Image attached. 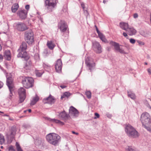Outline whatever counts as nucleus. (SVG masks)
<instances>
[{"instance_id":"obj_41","label":"nucleus","mask_w":151,"mask_h":151,"mask_svg":"<svg viewBox=\"0 0 151 151\" xmlns=\"http://www.w3.org/2000/svg\"><path fill=\"white\" fill-rule=\"evenodd\" d=\"M121 53L125 54L126 52L122 48H119V49L118 51Z\"/></svg>"},{"instance_id":"obj_50","label":"nucleus","mask_w":151,"mask_h":151,"mask_svg":"<svg viewBox=\"0 0 151 151\" xmlns=\"http://www.w3.org/2000/svg\"><path fill=\"white\" fill-rule=\"evenodd\" d=\"M3 83L0 81V89L3 86Z\"/></svg>"},{"instance_id":"obj_52","label":"nucleus","mask_w":151,"mask_h":151,"mask_svg":"<svg viewBox=\"0 0 151 151\" xmlns=\"http://www.w3.org/2000/svg\"><path fill=\"white\" fill-rule=\"evenodd\" d=\"M3 58V56L2 55L0 54V62L2 61Z\"/></svg>"},{"instance_id":"obj_24","label":"nucleus","mask_w":151,"mask_h":151,"mask_svg":"<svg viewBox=\"0 0 151 151\" xmlns=\"http://www.w3.org/2000/svg\"><path fill=\"white\" fill-rule=\"evenodd\" d=\"M109 44L111 45L114 46L115 49L116 50L118 51L120 47L119 46V45L118 43L110 41L109 42Z\"/></svg>"},{"instance_id":"obj_9","label":"nucleus","mask_w":151,"mask_h":151,"mask_svg":"<svg viewBox=\"0 0 151 151\" xmlns=\"http://www.w3.org/2000/svg\"><path fill=\"white\" fill-rule=\"evenodd\" d=\"M58 28L62 33H64L68 28L67 24L64 21H61L59 22L58 25Z\"/></svg>"},{"instance_id":"obj_51","label":"nucleus","mask_w":151,"mask_h":151,"mask_svg":"<svg viewBox=\"0 0 151 151\" xmlns=\"http://www.w3.org/2000/svg\"><path fill=\"white\" fill-rule=\"evenodd\" d=\"M23 126L25 128H28L29 127V126L27 124H24Z\"/></svg>"},{"instance_id":"obj_11","label":"nucleus","mask_w":151,"mask_h":151,"mask_svg":"<svg viewBox=\"0 0 151 151\" xmlns=\"http://www.w3.org/2000/svg\"><path fill=\"white\" fill-rule=\"evenodd\" d=\"M59 117L60 119L65 121L70 120V118L69 114L66 113L65 111L59 113Z\"/></svg>"},{"instance_id":"obj_14","label":"nucleus","mask_w":151,"mask_h":151,"mask_svg":"<svg viewBox=\"0 0 151 151\" xmlns=\"http://www.w3.org/2000/svg\"><path fill=\"white\" fill-rule=\"evenodd\" d=\"M62 63L60 59H58L55 64V69L57 72H61L62 68Z\"/></svg>"},{"instance_id":"obj_61","label":"nucleus","mask_w":151,"mask_h":151,"mask_svg":"<svg viewBox=\"0 0 151 151\" xmlns=\"http://www.w3.org/2000/svg\"><path fill=\"white\" fill-rule=\"evenodd\" d=\"M144 64H145V65H147V63H146V62H145V63H144Z\"/></svg>"},{"instance_id":"obj_40","label":"nucleus","mask_w":151,"mask_h":151,"mask_svg":"<svg viewBox=\"0 0 151 151\" xmlns=\"http://www.w3.org/2000/svg\"><path fill=\"white\" fill-rule=\"evenodd\" d=\"M12 88H11L10 89H9V91H10V93L9 94V98L10 99H11L12 98V97L13 95V94L12 93Z\"/></svg>"},{"instance_id":"obj_43","label":"nucleus","mask_w":151,"mask_h":151,"mask_svg":"<svg viewBox=\"0 0 151 151\" xmlns=\"http://www.w3.org/2000/svg\"><path fill=\"white\" fill-rule=\"evenodd\" d=\"M137 42L140 45H145V43L144 42H142L140 41H138Z\"/></svg>"},{"instance_id":"obj_8","label":"nucleus","mask_w":151,"mask_h":151,"mask_svg":"<svg viewBox=\"0 0 151 151\" xmlns=\"http://www.w3.org/2000/svg\"><path fill=\"white\" fill-rule=\"evenodd\" d=\"M85 63L87 67L91 71V70L93 69L95 66V63L93 62V59L87 58L86 59Z\"/></svg>"},{"instance_id":"obj_62","label":"nucleus","mask_w":151,"mask_h":151,"mask_svg":"<svg viewBox=\"0 0 151 151\" xmlns=\"http://www.w3.org/2000/svg\"><path fill=\"white\" fill-rule=\"evenodd\" d=\"M1 45H0V50H1Z\"/></svg>"},{"instance_id":"obj_33","label":"nucleus","mask_w":151,"mask_h":151,"mask_svg":"<svg viewBox=\"0 0 151 151\" xmlns=\"http://www.w3.org/2000/svg\"><path fill=\"white\" fill-rule=\"evenodd\" d=\"M43 71L40 70H36L35 71L36 74L37 76L38 77H40L43 74Z\"/></svg>"},{"instance_id":"obj_18","label":"nucleus","mask_w":151,"mask_h":151,"mask_svg":"<svg viewBox=\"0 0 151 151\" xmlns=\"http://www.w3.org/2000/svg\"><path fill=\"white\" fill-rule=\"evenodd\" d=\"M27 11L24 10H22L19 11L18 13L20 18L22 19H24L27 17Z\"/></svg>"},{"instance_id":"obj_15","label":"nucleus","mask_w":151,"mask_h":151,"mask_svg":"<svg viewBox=\"0 0 151 151\" xmlns=\"http://www.w3.org/2000/svg\"><path fill=\"white\" fill-rule=\"evenodd\" d=\"M78 111L73 106H70L69 109V114L71 116H77L79 114Z\"/></svg>"},{"instance_id":"obj_23","label":"nucleus","mask_w":151,"mask_h":151,"mask_svg":"<svg viewBox=\"0 0 151 151\" xmlns=\"http://www.w3.org/2000/svg\"><path fill=\"white\" fill-rule=\"evenodd\" d=\"M4 56L5 58L8 60H9L11 58V53L9 50H8L5 51L4 54Z\"/></svg>"},{"instance_id":"obj_47","label":"nucleus","mask_w":151,"mask_h":151,"mask_svg":"<svg viewBox=\"0 0 151 151\" xmlns=\"http://www.w3.org/2000/svg\"><path fill=\"white\" fill-rule=\"evenodd\" d=\"M138 16V14L137 13H135L133 15V17L135 19L137 18Z\"/></svg>"},{"instance_id":"obj_34","label":"nucleus","mask_w":151,"mask_h":151,"mask_svg":"<svg viewBox=\"0 0 151 151\" xmlns=\"http://www.w3.org/2000/svg\"><path fill=\"white\" fill-rule=\"evenodd\" d=\"M4 142V136L0 134V144L2 145Z\"/></svg>"},{"instance_id":"obj_6","label":"nucleus","mask_w":151,"mask_h":151,"mask_svg":"<svg viewBox=\"0 0 151 151\" xmlns=\"http://www.w3.org/2000/svg\"><path fill=\"white\" fill-rule=\"evenodd\" d=\"M25 39L29 44H32L34 41L33 34L32 30L27 31L25 34Z\"/></svg>"},{"instance_id":"obj_5","label":"nucleus","mask_w":151,"mask_h":151,"mask_svg":"<svg viewBox=\"0 0 151 151\" xmlns=\"http://www.w3.org/2000/svg\"><path fill=\"white\" fill-rule=\"evenodd\" d=\"M45 6L49 12H52L56 6V0H45Z\"/></svg>"},{"instance_id":"obj_58","label":"nucleus","mask_w":151,"mask_h":151,"mask_svg":"<svg viewBox=\"0 0 151 151\" xmlns=\"http://www.w3.org/2000/svg\"><path fill=\"white\" fill-rule=\"evenodd\" d=\"M2 116H9V115H8L6 114L4 115H2Z\"/></svg>"},{"instance_id":"obj_60","label":"nucleus","mask_w":151,"mask_h":151,"mask_svg":"<svg viewBox=\"0 0 151 151\" xmlns=\"http://www.w3.org/2000/svg\"><path fill=\"white\" fill-rule=\"evenodd\" d=\"M106 2V1L105 0H104L103 1V3H104V4H105Z\"/></svg>"},{"instance_id":"obj_32","label":"nucleus","mask_w":151,"mask_h":151,"mask_svg":"<svg viewBox=\"0 0 151 151\" xmlns=\"http://www.w3.org/2000/svg\"><path fill=\"white\" fill-rule=\"evenodd\" d=\"M128 95L129 97H130L133 99H134L135 98V95L134 93L128 92Z\"/></svg>"},{"instance_id":"obj_48","label":"nucleus","mask_w":151,"mask_h":151,"mask_svg":"<svg viewBox=\"0 0 151 151\" xmlns=\"http://www.w3.org/2000/svg\"><path fill=\"white\" fill-rule=\"evenodd\" d=\"M95 115L97 117H94V118L95 119H96L97 118H98L99 117V114L96 113H95Z\"/></svg>"},{"instance_id":"obj_2","label":"nucleus","mask_w":151,"mask_h":151,"mask_svg":"<svg viewBox=\"0 0 151 151\" xmlns=\"http://www.w3.org/2000/svg\"><path fill=\"white\" fill-rule=\"evenodd\" d=\"M149 114L147 112H144L142 114L141 116V120L143 127L147 130V128L150 127H147L145 124L148 125L151 128V119L150 118ZM150 129H151V128Z\"/></svg>"},{"instance_id":"obj_36","label":"nucleus","mask_w":151,"mask_h":151,"mask_svg":"<svg viewBox=\"0 0 151 151\" xmlns=\"http://www.w3.org/2000/svg\"><path fill=\"white\" fill-rule=\"evenodd\" d=\"M34 58L36 61H39L40 60V56L38 53H36L34 55Z\"/></svg>"},{"instance_id":"obj_64","label":"nucleus","mask_w":151,"mask_h":151,"mask_svg":"<svg viewBox=\"0 0 151 151\" xmlns=\"http://www.w3.org/2000/svg\"><path fill=\"white\" fill-rule=\"evenodd\" d=\"M27 110H25L24 111V112H26L27 111Z\"/></svg>"},{"instance_id":"obj_63","label":"nucleus","mask_w":151,"mask_h":151,"mask_svg":"<svg viewBox=\"0 0 151 151\" xmlns=\"http://www.w3.org/2000/svg\"><path fill=\"white\" fill-rule=\"evenodd\" d=\"M1 149H2V148H3V146H1Z\"/></svg>"},{"instance_id":"obj_56","label":"nucleus","mask_w":151,"mask_h":151,"mask_svg":"<svg viewBox=\"0 0 151 151\" xmlns=\"http://www.w3.org/2000/svg\"><path fill=\"white\" fill-rule=\"evenodd\" d=\"M147 131H149L151 133V129H150V128H147Z\"/></svg>"},{"instance_id":"obj_30","label":"nucleus","mask_w":151,"mask_h":151,"mask_svg":"<svg viewBox=\"0 0 151 151\" xmlns=\"http://www.w3.org/2000/svg\"><path fill=\"white\" fill-rule=\"evenodd\" d=\"M50 120L56 123H58L61 125H63L64 124V123L63 122L60 121L59 120L55 119H52Z\"/></svg>"},{"instance_id":"obj_21","label":"nucleus","mask_w":151,"mask_h":151,"mask_svg":"<svg viewBox=\"0 0 151 151\" xmlns=\"http://www.w3.org/2000/svg\"><path fill=\"white\" fill-rule=\"evenodd\" d=\"M47 45L48 48L51 50H52L55 46L54 43L51 41H48L47 43Z\"/></svg>"},{"instance_id":"obj_4","label":"nucleus","mask_w":151,"mask_h":151,"mask_svg":"<svg viewBox=\"0 0 151 151\" xmlns=\"http://www.w3.org/2000/svg\"><path fill=\"white\" fill-rule=\"evenodd\" d=\"M22 83L24 87L29 88L33 86L34 80L32 77H24L22 80Z\"/></svg>"},{"instance_id":"obj_26","label":"nucleus","mask_w":151,"mask_h":151,"mask_svg":"<svg viewBox=\"0 0 151 151\" xmlns=\"http://www.w3.org/2000/svg\"><path fill=\"white\" fill-rule=\"evenodd\" d=\"M39 98L37 96H36L35 97L33 98L32 100H31L30 104L31 105H35L36 102L39 100Z\"/></svg>"},{"instance_id":"obj_42","label":"nucleus","mask_w":151,"mask_h":151,"mask_svg":"<svg viewBox=\"0 0 151 151\" xmlns=\"http://www.w3.org/2000/svg\"><path fill=\"white\" fill-rule=\"evenodd\" d=\"M130 42L132 44H134L135 42V40L134 39L131 38L129 40Z\"/></svg>"},{"instance_id":"obj_49","label":"nucleus","mask_w":151,"mask_h":151,"mask_svg":"<svg viewBox=\"0 0 151 151\" xmlns=\"http://www.w3.org/2000/svg\"><path fill=\"white\" fill-rule=\"evenodd\" d=\"M13 147L12 146H10L9 148V151L11 150H13Z\"/></svg>"},{"instance_id":"obj_53","label":"nucleus","mask_w":151,"mask_h":151,"mask_svg":"<svg viewBox=\"0 0 151 151\" xmlns=\"http://www.w3.org/2000/svg\"><path fill=\"white\" fill-rule=\"evenodd\" d=\"M81 6L83 9L85 8L84 4L83 3H81Z\"/></svg>"},{"instance_id":"obj_22","label":"nucleus","mask_w":151,"mask_h":151,"mask_svg":"<svg viewBox=\"0 0 151 151\" xmlns=\"http://www.w3.org/2000/svg\"><path fill=\"white\" fill-rule=\"evenodd\" d=\"M119 24L120 27L123 29L125 30L126 31L129 27L128 24L127 23L120 22Z\"/></svg>"},{"instance_id":"obj_38","label":"nucleus","mask_w":151,"mask_h":151,"mask_svg":"<svg viewBox=\"0 0 151 151\" xmlns=\"http://www.w3.org/2000/svg\"><path fill=\"white\" fill-rule=\"evenodd\" d=\"M23 68L27 70L30 69L31 67L27 64L26 63L25 64Z\"/></svg>"},{"instance_id":"obj_27","label":"nucleus","mask_w":151,"mask_h":151,"mask_svg":"<svg viewBox=\"0 0 151 151\" xmlns=\"http://www.w3.org/2000/svg\"><path fill=\"white\" fill-rule=\"evenodd\" d=\"M19 7L18 5L17 4H14L12 7V11L13 12H15L17 10Z\"/></svg>"},{"instance_id":"obj_12","label":"nucleus","mask_w":151,"mask_h":151,"mask_svg":"<svg viewBox=\"0 0 151 151\" xmlns=\"http://www.w3.org/2000/svg\"><path fill=\"white\" fill-rule=\"evenodd\" d=\"M92 43L94 50L97 53H101L102 52V49L99 43L96 41L93 42Z\"/></svg>"},{"instance_id":"obj_44","label":"nucleus","mask_w":151,"mask_h":151,"mask_svg":"<svg viewBox=\"0 0 151 151\" xmlns=\"http://www.w3.org/2000/svg\"><path fill=\"white\" fill-rule=\"evenodd\" d=\"M30 6L29 5H27L25 6V8L27 10V11H28L29 9Z\"/></svg>"},{"instance_id":"obj_55","label":"nucleus","mask_w":151,"mask_h":151,"mask_svg":"<svg viewBox=\"0 0 151 151\" xmlns=\"http://www.w3.org/2000/svg\"><path fill=\"white\" fill-rule=\"evenodd\" d=\"M60 87L62 88H65L66 86L64 85H61L60 86Z\"/></svg>"},{"instance_id":"obj_57","label":"nucleus","mask_w":151,"mask_h":151,"mask_svg":"<svg viewBox=\"0 0 151 151\" xmlns=\"http://www.w3.org/2000/svg\"><path fill=\"white\" fill-rule=\"evenodd\" d=\"M72 132L73 134H76V135H78V133H76L74 131H73Z\"/></svg>"},{"instance_id":"obj_19","label":"nucleus","mask_w":151,"mask_h":151,"mask_svg":"<svg viewBox=\"0 0 151 151\" xmlns=\"http://www.w3.org/2000/svg\"><path fill=\"white\" fill-rule=\"evenodd\" d=\"M126 31L129 35H132L135 34L136 33V30L133 27H128Z\"/></svg>"},{"instance_id":"obj_25","label":"nucleus","mask_w":151,"mask_h":151,"mask_svg":"<svg viewBox=\"0 0 151 151\" xmlns=\"http://www.w3.org/2000/svg\"><path fill=\"white\" fill-rule=\"evenodd\" d=\"M27 48V44L25 42H22V45H20L19 48L18 49L19 50H23L26 51Z\"/></svg>"},{"instance_id":"obj_16","label":"nucleus","mask_w":151,"mask_h":151,"mask_svg":"<svg viewBox=\"0 0 151 151\" xmlns=\"http://www.w3.org/2000/svg\"><path fill=\"white\" fill-rule=\"evenodd\" d=\"M16 27L17 29L20 31H23L28 29L26 24L22 23H18Z\"/></svg>"},{"instance_id":"obj_31","label":"nucleus","mask_w":151,"mask_h":151,"mask_svg":"<svg viewBox=\"0 0 151 151\" xmlns=\"http://www.w3.org/2000/svg\"><path fill=\"white\" fill-rule=\"evenodd\" d=\"M126 151H137L132 146H128L126 148Z\"/></svg>"},{"instance_id":"obj_29","label":"nucleus","mask_w":151,"mask_h":151,"mask_svg":"<svg viewBox=\"0 0 151 151\" xmlns=\"http://www.w3.org/2000/svg\"><path fill=\"white\" fill-rule=\"evenodd\" d=\"M70 95V94L68 92H65L63 95L61 96V99H62L65 97L68 98Z\"/></svg>"},{"instance_id":"obj_46","label":"nucleus","mask_w":151,"mask_h":151,"mask_svg":"<svg viewBox=\"0 0 151 151\" xmlns=\"http://www.w3.org/2000/svg\"><path fill=\"white\" fill-rule=\"evenodd\" d=\"M147 71L149 75H151V68H150L147 69Z\"/></svg>"},{"instance_id":"obj_45","label":"nucleus","mask_w":151,"mask_h":151,"mask_svg":"<svg viewBox=\"0 0 151 151\" xmlns=\"http://www.w3.org/2000/svg\"><path fill=\"white\" fill-rule=\"evenodd\" d=\"M95 27L96 28V30L97 32V33L98 34H100V33H101V32L99 31V30L98 29V28L97 27L96 25H95Z\"/></svg>"},{"instance_id":"obj_28","label":"nucleus","mask_w":151,"mask_h":151,"mask_svg":"<svg viewBox=\"0 0 151 151\" xmlns=\"http://www.w3.org/2000/svg\"><path fill=\"white\" fill-rule=\"evenodd\" d=\"M98 35L100 38L103 42H106V40L104 36L101 33L99 34Z\"/></svg>"},{"instance_id":"obj_3","label":"nucleus","mask_w":151,"mask_h":151,"mask_svg":"<svg viewBox=\"0 0 151 151\" xmlns=\"http://www.w3.org/2000/svg\"><path fill=\"white\" fill-rule=\"evenodd\" d=\"M125 131L130 137H136L139 136L138 132L132 126L129 124L126 125Z\"/></svg>"},{"instance_id":"obj_59","label":"nucleus","mask_w":151,"mask_h":151,"mask_svg":"<svg viewBox=\"0 0 151 151\" xmlns=\"http://www.w3.org/2000/svg\"><path fill=\"white\" fill-rule=\"evenodd\" d=\"M28 111L29 112H31V110L30 109H29L28 110Z\"/></svg>"},{"instance_id":"obj_35","label":"nucleus","mask_w":151,"mask_h":151,"mask_svg":"<svg viewBox=\"0 0 151 151\" xmlns=\"http://www.w3.org/2000/svg\"><path fill=\"white\" fill-rule=\"evenodd\" d=\"M16 145L17 151H23L22 150L21 147L20 146L19 143L17 142H16Z\"/></svg>"},{"instance_id":"obj_7","label":"nucleus","mask_w":151,"mask_h":151,"mask_svg":"<svg viewBox=\"0 0 151 151\" xmlns=\"http://www.w3.org/2000/svg\"><path fill=\"white\" fill-rule=\"evenodd\" d=\"M18 94L19 96V103L23 102L26 98V91L23 87L18 89Z\"/></svg>"},{"instance_id":"obj_13","label":"nucleus","mask_w":151,"mask_h":151,"mask_svg":"<svg viewBox=\"0 0 151 151\" xmlns=\"http://www.w3.org/2000/svg\"><path fill=\"white\" fill-rule=\"evenodd\" d=\"M42 101L44 104L47 103L52 104L54 103L55 100L54 97L50 95L47 97L43 99Z\"/></svg>"},{"instance_id":"obj_17","label":"nucleus","mask_w":151,"mask_h":151,"mask_svg":"<svg viewBox=\"0 0 151 151\" xmlns=\"http://www.w3.org/2000/svg\"><path fill=\"white\" fill-rule=\"evenodd\" d=\"M16 131L17 129L15 127L13 126L11 127L10 129L9 132L7 134V137H9V136H10L12 139L15 134Z\"/></svg>"},{"instance_id":"obj_39","label":"nucleus","mask_w":151,"mask_h":151,"mask_svg":"<svg viewBox=\"0 0 151 151\" xmlns=\"http://www.w3.org/2000/svg\"><path fill=\"white\" fill-rule=\"evenodd\" d=\"M27 61L26 63L31 67V66L32 65V62L30 60H29V59L27 60Z\"/></svg>"},{"instance_id":"obj_54","label":"nucleus","mask_w":151,"mask_h":151,"mask_svg":"<svg viewBox=\"0 0 151 151\" xmlns=\"http://www.w3.org/2000/svg\"><path fill=\"white\" fill-rule=\"evenodd\" d=\"M123 36L125 37H126L128 36L127 34L125 32H123Z\"/></svg>"},{"instance_id":"obj_20","label":"nucleus","mask_w":151,"mask_h":151,"mask_svg":"<svg viewBox=\"0 0 151 151\" xmlns=\"http://www.w3.org/2000/svg\"><path fill=\"white\" fill-rule=\"evenodd\" d=\"M12 78L11 77H9L7 78L6 84L9 87V89H10L11 88H13L12 84Z\"/></svg>"},{"instance_id":"obj_1","label":"nucleus","mask_w":151,"mask_h":151,"mask_svg":"<svg viewBox=\"0 0 151 151\" xmlns=\"http://www.w3.org/2000/svg\"><path fill=\"white\" fill-rule=\"evenodd\" d=\"M47 141L54 146H57L60 141V137L58 134L54 133H50L46 136Z\"/></svg>"},{"instance_id":"obj_10","label":"nucleus","mask_w":151,"mask_h":151,"mask_svg":"<svg viewBox=\"0 0 151 151\" xmlns=\"http://www.w3.org/2000/svg\"><path fill=\"white\" fill-rule=\"evenodd\" d=\"M17 51L18 52V54L17 55V57L24 58L26 60H27L29 59V57L27 54L26 51L22 50H18Z\"/></svg>"},{"instance_id":"obj_37","label":"nucleus","mask_w":151,"mask_h":151,"mask_svg":"<svg viewBox=\"0 0 151 151\" xmlns=\"http://www.w3.org/2000/svg\"><path fill=\"white\" fill-rule=\"evenodd\" d=\"M86 94L88 99H90L91 97V93L90 91H87L86 92Z\"/></svg>"}]
</instances>
